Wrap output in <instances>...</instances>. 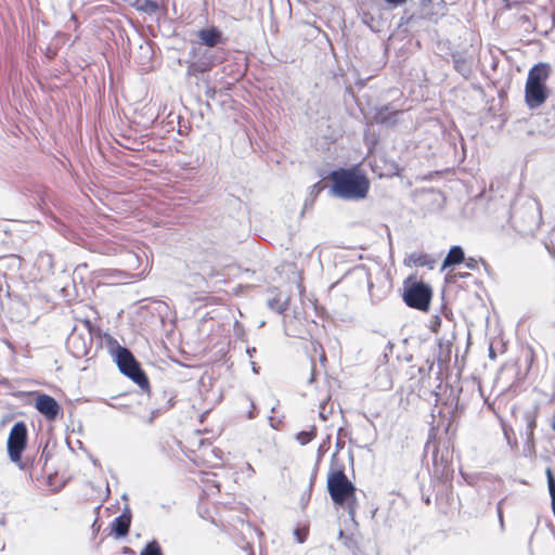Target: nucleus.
<instances>
[{
  "mask_svg": "<svg viewBox=\"0 0 555 555\" xmlns=\"http://www.w3.org/2000/svg\"><path fill=\"white\" fill-rule=\"evenodd\" d=\"M331 192L341 199L359 201L366 197L370 189L369 179L357 168H339L330 173Z\"/></svg>",
  "mask_w": 555,
  "mask_h": 555,
  "instance_id": "obj_1",
  "label": "nucleus"
},
{
  "mask_svg": "<svg viewBox=\"0 0 555 555\" xmlns=\"http://www.w3.org/2000/svg\"><path fill=\"white\" fill-rule=\"evenodd\" d=\"M326 487L334 504L346 508L350 519L354 520L359 506L356 496L357 488L346 476L343 464L337 466L334 462L332 463Z\"/></svg>",
  "mask_w": 555,
  "mask_h": 555,
  "instance_id": "obj_2",
  "label": "nucleus"
},
{
  "mask_svg": "<svg viewBox=\"0 0 555 555\" xmlns=\"http://www.w3.org/2000/svg\"><path fill=\"white\" fill-rule=\"evenodd\" d=\"M28 431L24 422H16L8 437L7 451L11 462L17 465L21 470H28L34 467L35 457L26 455L24 459L22 454L27 446Z\"/></svg>",
  "mask_w": 555,
  "mask_h": 555,
  "instance_id": "obj_3",
  "label": "nucleus"
},
{
  "mask_svg": "<svg viewBox=\"0 0 555 555\" xmlns=\"http://www.w3.org/2000/svg\"><path fill=\"white\" fill-rule=\"evenodd\" d=\"M540 211L538 203L526 201L522 204L512 206L509 221L513 228L520 234L533 233L540 225Z\"/></svg>",
  "mask_w": 555,
  "mask_h": 555,
  "instance_id": "obj_4",
  "label": "nucleus"
},
{
  "mask_svg": "<svg viewBox=\"0 0 555 555\" xmlns=\"http://www.w3.org/2000/svg\"><path fill=\"white\" fill-rule=\"evenodd\" d=\"M93 324L89 320L83 321L82 330L77 327L73 330L66 345L75 358L81 359L89 354L93 345Z\"/></svg>",
  "mask_w": 555,
  "mask_h": 555,
  "instance_id": "obj_5",
  "label": "nucleus"
},
{
  "mask_svg": "<svg viewBox=\"0 0 555 555\" xmlns=\"http://www.w3.org/2000/svg\"><path fill=\"white\" fill-rule=\"evenodd\" d=\"M431 297L433 291L424 282H413L411 285L405 286L403 293L405 305L421 311L429 309Z\"/></svg>",
  "mask_w": 555,
  "mask_h": 555,
  "instance_id": "obj_6",
  "label": "nucleus"
},
{
  "mask_svg": "<svg viewBox=\"0 0 555 555\" xmlns=\"http://www.w3.org/2000/svg\"><path fill=\"white\" fill-rule=\"evenodd\" d=\"M108 344L116 364L124 375L140 365L132 352L128 348L120 346L117 340L109 338Z\"/></svg>",
  "mask_w": 555,
  "mask_h": 555,
  "instance_id": "obj_7",
  "label": "nucleus"
},
{
  "mask_svg": "<svg viewBox=\"0 0 555 555\" xmlns=\"http://www.w3.org/2000/svg\"><path fill=\"white\" fill-rule=\"evenodd\" d=\"M35 408L49 421H54L61 413V406L57 401L46 393L37 396Z\"/></svg>",
  "mask_w": 555,
  "mask_h": 555,
  "instance_id": "obj_8",
  "label": "nucleus"
},
{
  "mask_svg": "<svg viewBox=\"0 0 555 555\" xmlns=\"http://www.w3.org/2000/svg\"><path fill=\"white\" fill-rule=\"evenodd\" d=\"M198 43L207 48H215L225 42L223 33L216 26L202 28L196 33Z\"/></svg>",
  "mask_w": 555,
  "mask_h": 555,
  "instance_id": "obj_9",
  "label": "nucleus"
},
{
  "mask_svg": "<svg viewBox=\"0 0 555 555\" xmlns=\"http://www.w3.org/2000/svg\"><path fill=\"white\" fill-rule=\"evenodd\" d=\"M547 99L545 85H528L525 87V100L529 108H538Z\"/></svg>",
  "mask_w": 555,
  "mask_h": 555,
  "instance_id": "obj_10",
  "label": "nucleus"
},
{
  "mask_svg": "<svg viewBox=\"0 0 555 555\" xmlns=\"http://www.w3.org/2000/svg\"><path fill=\"white\" fill-rule=\"evenodd\" d=\"M189 54L198 64H203L206 72H209L218 62H220L215 53L207 49L192 48Z\"/></svg>",
  "mask_w": 555,
  "mask_h": 555,
  "instance_id": "obj_11",
  "label": "nucleus"
},
{
  "mask_svg": "<svg viewBox=\"0 0 555 555\" xmlns=\"http://www.w3.org/2000/svg\"><path fill=\"white\" fill-rule=\"evenodd\" d=\"M131 511L128 506H126L124 512L113 520L112 531L117 538H124L128 535L131 525Z\"/></svg>",
  "mask_w": 555,
  "mask_h": 555,
  "instance_id": "obj_12",
  "label": "nucleus"
},
{
  "mask_svg": "<svg viewBox=\"0 0 555 555\" xmlns=\"http://www.w3.org/2000/svg\"><path fill=\"white\" fill-rule=\"evenodd\" d=\"M400 113L401 111L384 105L376 111L374 120L380 125L392 126L397 122Z\"/></svg>",
  "mask_w": 555,
  "mask_h": 555,
  "instance_id": "obj_13",
  "label": "nucleus"
},
{
  "mask_svg": "<svg viewBox=\"0 0 555 555\" xmlns=\"http://www.w3.org/2000/svg\"><path fill=\"white\" fill-rule=\"evenodd\" d=\"M550 74V67L547 64L539 63L534 65L528 73L527 81L528 85H545V81Z\"/></svg>",
  "mask_w": 555,
  "mask_h": 555,
  "instance_id": "obj_14",
  "label": "nucleus"
},
{
  "mask_svg": "<svg viewBox=\"0 0 555 555\" xmlns=\"http://www.w3.org/2000/svg\"><path fill=\"white\" fill-rule=\"evenodd\" d=\"M406 261H408L409 266L422 267V268L426 267L428 269H434L435 263H436V259L434 257H431L428 254H424V253H420V251L411 253L408 256Z\"/></svg>",
  "mask_w": 555,
  "mask_h": 555,
  "instance_id": "obj_15",
  "label": "nucleus"
},
{
  "mask_svg": "<svg viewBox=\"0 0 555 555\" xmlns=\"http://www.w3.org/2000/svg\"><path fill=\"white\" fill-rule=\"evenodd\" d=\"M454 69L463 77L468 78L472 75V61L460 52L452 54Z\"/></svg>",
  "mask_w": 555,
  "mask_h": 555,
  "instance_id": "obj_16",
  "label": "nucleus"
},
{
  "mask_svg": "<svg viewBox=\"0 0 555 555\" xmlns=\"http://www.w3.org/2000/svg\"><path fill=\"white\" fill-rule=\"evenodd\" d=\"M464 260L465 255L463 248L459 245L452 246L443 260L441 269L444 270L449 267L460 264Z\"/></svg>",
  "mask_w": 555,
  "mask_h": 555,
  "instance_id": "obj_17",
  "label": "nucleus"
},
{
  "mask_svg": "<svg viewBox=\"0 0 555 555\" xmlns=\"http://www.w3.org/2000/svg\"><path fill=\"white\" fill-rule=\"evenodd\" d=\"M537 414L538 411L535 409L527 410L522 414V420L526 424L524 437H527L528 439L534 438V429L537 427Z\"/></svg>",
  "mask_w": 555,
  "mask_h": 555,
  "instance_id": "obj_18",
  "label": "nucleus"
},
{
  "mask_svg": "<svg viewBox=\"0 0 555 555\" xmlns=\"http://www.w3.org/2000/svg\"><path fill=\"white\" fill-rule=\"evenodd\" d=\"M131 380H133L143 391H150V383L146 374L139 365L137 369H133L130 373L125 374Z\"/></svg>",
  "mask_w": 555,
  "mask_h": 555,
  "instance_id": "obj_19",
  "label": "nucleus"
},
{
  "mask_svg": "<svg viewBox=\"0 0 555 555\" xmlns=\"http://www.w3.org/2000/svg\"><path fill=\"white\" fill-rule=\"evenodd\" d=\"M338 538L343 541V544L353 555H359L360 546L358 540L353 535H346L343 530H339Z\"/></svg>",
  "mask_w": 555,
  "mask_h": 555,
  "instance_id": "obj_20",
  "label": "nucleus"
},
{
  "mask_svg": "<svg viewBox=\"0 0 555 555\" xmlns=\"http://www.w3.org/2000/svg\"><path fill=\"white\" fill-rule=\"evenodd\" d=\"M315 435H317V428H315V426H312L310 430L299 431L296 435V440L301 446H306L307 443H309L315 437Z\"/></svg>",
  "mask_w": 555,
  "mask_h": 555,
  "instance_id": "obj_21",
  "label": "nucleus"
},
{
  "mask_svg": "<svg viewBox=\"0 0 555 555\" xmlns=\"http://www.w3.org/2000/svg\"><path fill=\"white\" fill-rule=\"evenodd\" d=\"M188 64L186 75L188 76H197L198 74L206 73L203 64H198L195 60L191 57V60L185 61Z\"/></svg>",
  "mask_w": 555,
  "mask_h": 555,
  "instance_id": "obj_22",
  "label": "nucleus"
},
{
  "mask_svg": "<svg viewBox=\"0 0 555 555\" xmlns=\"http://www.w3.org/2000/svg\"><path fill=\"white\" fill-rule=\"evenodd\" d=\"M140 555H164V554H163L159 543L156 540H152L140 552Z\"/></svg>",
  "mask_w": 555,
  "mask_h": 555,
  "instance_id": "obj_23",
  "label": "nucleus"
},
{
  "mask_svg": "<svg viewBox=\"0 0 555 555\" xmlns=\"http://www.w3.org/2000/svg\"><path fill=\"white\" fill-rule=\"evenodd\" d=\"M138 10L149 14H155L159 10V4L156 0H143L139 4Z\"/></svg>",
  "mask_w": 555,
  "mask_h": 555,
  "instance_id": "obj_24",
  "label": "nucleus"
},
{
  "mask_svg": "<svg viewBox=\"0 0 555 555\" xmlns=\"http://www.w3.org/2000/svg\"><path fill=\"white\" fill-rule=\"evenodd\" d=\"M287 301H281L276 297L268 300V307L279 314L284 313L287 310Z\"/></svg>",
  "mask_w": 555,
  "mask_h": 555,
  "instance_id": "obj_25",
  "label": "nucleus"
},
{
  "mask_svg": "<svg viewBox=\"0 0 555 555\" xmlns=\"http://www.w3.org/2000/svg\"><path fill=\"white\" fill-rule=\"evenodd\" d=\"M49 459H50V452L48 451V446L46 444L39 459L38 460L35 459L34 466L38 465V466H41V468L43 469L46 467Z\"/></svg>",
  "mask_w": 555,
  "mask_h": 555,
  "instance_id": "obj_26",
  "label": "nucleus"
},
{
  "mask_svg": "<svg viewBox=\"0 0 555 555\" xmlns=\"http://www.w3.org/2000/svg\"><path fill=\"white\" fill-rule=\"evenodd\" d=\"M534 452V438L528 439L527 437H525L524 454L526 456H529L532 455Z\"/></svg>",
  "mask_w": 555,
  "mask_h": 555,
  "instance_id": "obj_27",
  "label": "nucleus"
},
{
  "mask_svg": "<svg viewBox=\"0 0 555 555\" xmlns=\"http://www.w3.org/2000/svg\"><path fill=\"white\" fill-rule=\"evenodd\" d=\"M386 4H387V9H396L398 7H401L403 4L406 3V0H385Z\"/></svg>",
  "mask_w": 555,
  "mask_h": 555,
  "instance_id": "obj_28",
  "label": "nucleus"
},
{
  "mask_svg": "<svg viewBox=\"0 0 555 555\" xmlns=\"http://www.w3.org/2000/svg\"><path fill=\"white\" fill-rule=\"evenodd\" d=\"M465 262V267L467 269H470V270H476L478 268V260H476L475 258H465V260L463 261Z\"/></svg>",
  "mask_w": 555,
  "mask_h": 555,
  "instance_id": "obj_29",
  "label": "nucleus"
},
{
  "mask_svg": "<svg viewBox=\"0 0 555 555\" xmlns=\"http://www.w3.org/2000/svg\"><path fill=\"white\" fill-rule=\"evenodd\" d=\"M412 16H405V14L400 18L399 26H403L410 23Z\"/></svg>",
  "mask_w": 555,
  "mask_h": 555,
  "instance_id": "obj_30",
  "label": "nucleus"
},
{
  "mask_svg": "<svg viewBox=\"0 0 555 555\" xmlns=\"http://www.w3.org/2000/svg\"><path fill=\"white\" fill-rule=\"evenodd\" d=\"M501 504H502V502H500L498 504V508L496 509H498V518H499V520L501 522V526H503V513H502Z\"/></svg>",
  "mask_w": 555,
  "mask_h": 555,
  "instance_id": "obj_31",
  "label": "nucleus"
},
{
  "mask_svg": "<svg viewBox=\"0 0 555 555\" xmlns=\"http://www.w3.org/2000/svg\"><path fill=\"white\" fill-rule=\"evenodd\" d=\"M215 93H216V91H215L214 88H210V87L207 88L206 94H207L208 98L212 99L215 96Z\"/></svg>",
  "mask_w": 555,
  "mask_h": 555,
  "instance_id": "obj_32",
  "label": "nucleus"
},
{
  "mask_svg": "<svg viewBox=\"0 0 555 555\" xmlns=\"http://www.w3.org/2000/svg\"><path fill=\"white\" fill-rule=\"evenodd\" d=\"M320 417L325 421L327 418L326 414H325V405H322L321 406V411H320Z\"/></svg>",
  "mask_w": 555,
  "mask_h": 555,
  "instance_id": "obj_33",
  "label": "nucleus"
},
{
  "mask_svg": "<svg viewBox=\"0 0 555 555\" xmlns=\"http://www.w3.org/2000/svg\"><path fill=\"white\" fill-rule=\"evenodd\" d=\"M246 352L251 358L254 356V353L256 352V348L255 347L247 348Z\"/></svg>",
  "mask_w": 555,
  "mask_h": 555,
  "instance_id": "obj_34",
  "label": "nucleus"
},
{
  "mask_svg": "<svg viewBox=\"0 0 555 555\" xmlns=\"http://www.w3.org/2000/svg\"><path fill=\"white\" fill-rule=\"evenodd\" d=\"M251 369L254 373H258V366L255 362H251Z\"/></svg>",
  "mask_w": 555,
  "mask_h": 555,
  "instance_id": "obj_35",
  "label": "nucleus"
},
{
  "mask_svg": "<svg viewBox=\"0 0 555 555\" xmlns=\"http://www.w3.org/2000/svg\"><path fill=\"white\" fill-rule=\"evenodd\" d=\"M313 379H314V369L312 367V373H311L310 382H313Z\"/></svg>",
  "mask_w": 555,
  "mask_h": 555,
  "instance_id": "obj_36",
  "label": "nucleus"
},
{
  "mask_svg": "<svg viewBox=\"0 0 555 555\" xmlns=\"http://www.w3.org/2000/svg\"><path fill=\"white\" fill-rule=\"evenodd\" d=\"M504 435H505L506 437H508V436H507V431H506V430H504ZM507 440H508V443L513 447V444H512V442H511L509 438H507Z\"/></svg>",
  "mask_w": 555,
  "mask_h": 555,
  "instance_id": "obj_37",
  "label": "nucleus"
},
{
  "mask_svg": "<svg viewBox=\"0 0 555 555\" xmlns=\"http://www.w3.org/2000/svg\"><path fill=\"white\" fill-rule=\"evenodd\" d=\"M489 354H490L491 358L494 357V352H493L492 348H490V353Z\"/></svg>",
  "mask_w": 555,
  "mask_h": 555,
  "instance_id": "obj_38",
  "label": "nucleus"
},
{
  "mask_svg": "<svg viewBox=\"0 0 555 555\" xmlns=\"http://www.w3.org/2000/svg\"><path fill=\"white\" fill-rule=\"evenodd\" d=\"M552 428H553V430H555V420L552 423Z\"/></svg>",
  "mask_w": 555,
  "mask_h": 555,
  "instance_id": "obj_39",
  "label": "nucleus"
},
{
  "mask_svg": "<svg viewBox=\"0 0 555 555\" xmlns=\"http://www.w3.org/2000/svg\"><path fill=\"white\" fill-rule=\"evenodd\" d=\"M126 553L132 552L130 548L126 547Z\"/></svg>",
  "mask_w": 555,
  "mask_h": 555,
  "instance_id": "obj_40",
  "label": "nucleus"
}]
</instances>
